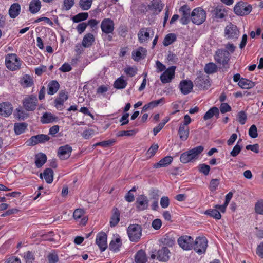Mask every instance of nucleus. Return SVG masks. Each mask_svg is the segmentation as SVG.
<instances>
[{
  "mask_svg": "<svg viewBox=\"0 0 263 263\" xmlns=\"http://www.w3.org/2000/svg\"><path fill=\"white\" fill-rule=\"evenodd\" d=\"M204 150L202 146H198L182 153L180 157V161L183 163L194 162L198 159L199 155Z\"/></svg>",
  "mask_w": 263,
  "mask_h": 263,
  "instance_id": "1",
  "label": "nucleus"
},
{
  "mask_svg": "<svg viewBox=\"0 0 263 263\" xmlns=\"http://www.w3.org/2000/svg\"><path fill=\"white\" fill-rule=\"evenodd\" d=\"M230 58V54L227 50L218 49L214 55V59L216 62L222 65L221 68L227 70L229 68V62Z\"/></svg>",
  "mask_w": 263,
  "mask_h": 263,
  "instance_id": "2",
  "label": "nucleus"
},
{
  "mask_svg": "<svg viewBox=\"0 0 263 263\" xmlns=\"http://www.w3.org/2000/svg\"><path fill=\"white\" fill-rule=\"evenodd\" d=\"M5 64L7 68L12 71L20 68L21 61L16 54H8L5 59Z\"/></svg>",
  "mask_w": 263,
  "mask_h": 263,
  "instance_id": "3",
  "label": "nucleus"
},
{
  "mask_svg": "<svg viewBox=\"0 0 263 263\" xmlns=\"http://www.w3.org/2000/svg\"><path fill=\"white\" fill-rule=\"evenodd\" d=\"M206 17V12L201 7L195 8L191 13L192 22L198 25L205 21Z\"/></svg>",
  "mask_w": 263,
  "mask_h": 263,
  "instance_id": "4",
  "label": "nucleus"
},
{
  "mask_svg": "<svg viewBox=\"0 0 263 263\" xmlns=\"http://www.w3.org/2000/svg\"><path fill=\"white\" fill-rule=\"evenodd\" d=\"M142 228L139 224H130L127 229V234L130 241L137 242L141 236Z\"/></svg>",
  "mask_w": 263,
  "mask_h": 263,
  "instance_id": "5",
  "label": "nucleus"
},
{
  "mask_svg": "<svg viewBox=\"0 0 263 263\" xmlns=\"http://www.w3.org/2000/svg\"><path fill=\"white\" fill-rule=\"evenodd\" d=\"M208 246V240L204 236H199L196 238L193 245V249L198 254L205 252Z\"/></svg>",
  "mask_w": 263,
  "mask_h": 263,
  "instance_id": "6",
  "label": "nucleus"
},
{
  "mask_svg": "<svg viewBox=\"0 0 263 263\" xmlns=\"http://www.w3.org/2000/svg\"><path fill=\"white\" fill-rule=\"evenodd\" d=\"M251 5L247 4L242 1L238 2L234 7V11L236 14L239 16H245L249 14L252 11Z\"/></svg>",
  "mask_w": 263,
  "mask_h": 263,
  "instance_id": "7",
  "label": "nucleus"
},
{
  "mask_svg": "<svg viewBox=\"0 0 263 263\" xmlns=\"http://www.w3.org/2000/svg\"><path fill=\"white\" fill-rule=\"evenodd\" d=\"M37 101L36 96H29L23 100V107L27 111L34 110L37 106Z\"/></svg>",
  "mask_w": 263,
  "mask_h": 263,
  "instance_id": "8",
  "label": "nucleus"
},
{
  "mask_svg": "<svg viewBox=\"0 0 263 263\" xmlns=\"http://www.w3.org/2000/svg\"><path fill=\"white\" fill-rule=\"evenodd\" d=\"M193 238L189 236H183L178 239L179 246L185 250H190L193 247Z\"/></svg>",
  "mask_w": 263,
  "mask_h": 263,
  "instance_id": "9",
  "label": "nucleus"
},
{
  "mask_svg": "<svg viewBox=\"0 0 263 263\" xmlns=\"http://www.w3.org/2000/svg\"><path fill=\"white\" fill-rule=\"evenodd\" d=\"M194 83L196 86L200 89H207L211 85L210 78L208 76L198 77Z\"/></svg>",
  "mask_w": 263,
  "mask_h": 263,
  "instance_id": "10",
  "label": "nucleus"
},
{
  "mask_svg": "<svg viewBox=\"0 0 263 263\" xmlns=\"http://www.w3.org/2000/svg\"><path fill=\"white\" fill-rule=\"evenodd\" d=\"M148 199L144 195H141L136 198L135 202L136 208L138 211H144L146 210L148 206Z\"/></svg>",
  "mask_w": 263,
  "mask_h": 263,
  "instance_id": "11",
  "label": "nucleus"
},
{
  "mask_svg": "<svg viewBox=\"0 0 263 263\" xmlns=\"http://www.w3.org/2000/svg\"><path fill=\"white\" fill-rule=\"evenodd\" d=\"M179 12L181 15V23L183 24H187L189 22L191 16V9L187 5H184L180 8Z\"/></svg>",
  "mask_w": 263,
  "mask_h": 263,
  "instance_id": "12",
  "label": "nucleus"
},
{
  "mask_svg": "<svg viewBox=\"0 0 263 263\" xmlns=\"http://www.w3.org/2000/svg\"><path fill=\"white\" fill-rule=\"evenodd\" d=\"M115 24L110 18H104L101 22V28L103 33H112Z\"/></svg>",
  "mask_w": 263,
  "mask_h": 263,
  "instance_id": "13",
  "label": "nucleus"
},
{
  "mask_svg": "<svg viewBox=\"0 0 263 263\" xmlns=\"http://www.w3.org/2000/svg\"><path fill=\"white\" fill-rule=\"evenodd\" d=\"M50 138L47 135L39 134L35 136H32L29 139V145H35L40 143H45L50 140Z\"/></svg>",
  "mask_w": 263,
  "mask_h": 263,
  "instance_id": "14",
  "label": "nucleus"
},
{
  "mask_svg": "<svg viewBox=\"0 0 263 263\" xmlns=\"http://www.w3.org/2000/svg\"><path fill=\"white\" fill-rule=\"evenodd\" d=\"M96 242L102 252L105 251L107 247L106 234L104 232L99 233L97 235Z\"/></svg>",
  "mask_w": 263,
  "mask_h": 263,
  "instance_id": "15",
  "label": "nucleus"
},
{
  "mask_svg": "<svg viewBox=\"0 0 263 263\" xmlns=\"http://www.w3.org/2000/svg\"><path fill=\"white\" fill-rule=\"evenodd\" d=\"M71 151V147L67 144L59 148L58 155L62 160L67 159L70 157Z\"/></svg>",
  "mask_w": 263,
  "mask_h": 263,
  "instance_id": "16",
  "label": "nucleus"
},
{
  "mask_svg": "<svg viewBox=\"0 0 263 263\" xmlns=\"http://www.w3.org/2000/svg\"><path fill=\"white\" fill-rule=\"evenodd\" d=\"M175 66H172L166 69L160 76V80L163 83L170 82L173 78L175 73Z\"/></svg>",
  "mask_w": 263,
  "mask_h": 263,
  "instance_id": "17",
  "label": "nucleus"
},
{
  "mask_svg": "<svg viewBox=\"0 0 263 263\" xmlns=\"http://www.w3.org/2000/svg\"><path fill=\"white\" fill-rule=\"evenodd\" d=\"M193 86L191 80H184L181 81L179 84L180 91L183 95L189 94L193 89Z\"/></svg>",
  "mask_w": 263,
  "mask_h": 263,
  "instance_id": "18",
  "label": "nucleus"
},
{
  "mask_svg": "<svg viewBox=\"0 0 263 263\" xmlns=\"http://www.w3.org/2000/svg\"><path fill=\"white\" fill-rule=\"evenodd\" d=\"M13 111L12 104L8 102L0 103V115L4 117L9 116Z\"/></svg>",
  "mask_w": 263,
  "mask_h": 263,
  "instance_id": "19",
  "label": "nucleus"
},
{
  "mask_svg": "<svg viewBox=\"0 0 263 263\" xmlns=\"http://www.w3.org/2000/svg\"><path fill=\"white\" fill-rule=\"evenodd\" d=\"M170 253L169 249L163 247L157 251V259L160 261H167L170 258Z\"/></svg>",
  "mask_w": 263,
  "mask_h": 263,
  "instance_id": "20",
  "label": "nucleus"
},
{
  "mask_svg": "<svg viewBox=\"0 0 263 263\" xmlns=\"http://www.w3.org/2000/svg\"><path fill=\"white\" fill-rule=\"evenodd\" d=\"M161 0H152L150 4L148 5L149 10L153 11L154 13H160L164 6Z\"/></svg>",
  "mask_w": 263,
  "mask_h": 263,
  "instance_id": "21",
  "label": "nucleus"
},
{
  "mask_svg": "<svg viewBox=\"0 0 263 263\" xmlns=\"http://www.w3.org/2000/svg\"><path fill=\"white\" fill-rule=\"evenodd\" d=\"M67 99L68 96L65 92H60L59 94V96L54 100L55 107L58 109L62 110V107L63 106L64 102L66 101Z\"/></svg>",
  "mask_w": 263,
  "mask_h": 263,
  "instance_id": "22",
  "label": "nucleus"
},
{
  "mask_svg": "<svg viewBox=\"0 0 263 263\" xmlns=\"http://www.w3.org/2000/svg\"><path fill=\"white\" fill-rule=\"evenodd\" d=\"M210 12L212 13V16L216 19H221L225 16L226 11L222 6L212 8Z\"/></svg>",
  "mask_w": 263,
  "mask_h": 263,
  "instance_id": "23",
  "label": "nucleus"
},
{
  "mask_svg": "<svg viewBox=\"0 0 263 263\" xmlns=\"http://www.w3.org/2000/svg\"><path fill=\"white\" fill-rule=\"evenodd\" d=\"M120 212L117 208H114L112 214L110 219V226L111 227H115L120 221Z\"/></svg>",
  "mask_w": 263,
  "mask_h": 263,
  "instance_id": "24",
  "label": "nucleus"
},
{
  "mask_svg": "<svg viewBox=\"0 0 263 263\" xmlns=\"http://www.w3.org/2000/svg\"><path fill=\"white\" fill-rule=\"evenodd\" d=\"M146 50L143 47H139L136 51H133L132 52V58L134 60L138 61L141 59H144L146 54Z\"/></svg>",
  "mask_w": 263,
  "mask_h": 263,
  "instance_id": "25",
  "label": "nucleus"
},
{
  "mask_svg": "<svg viewBox=\"0 0 263 263\" xmlns=\"http://www.w3.org/2000/svg\"><path fill=\"white\" fill-rule=\"evenodd\" d=\"M189 133L190 130L188 126H184L183 125L180 124L178 134L181 140L185 141L189 137Z\"/></svg>",
  "mask_w": 263,
  "mask_h": 263,
  "instance_id": "26",
  "label": "nucleus"
},
{
  "mask_svg": "<svg viewBox=\"0 0 263 263\" xmlns=\"http://www.w3.org/2000/svg\"><path fill=\"white\" fill-rule=\"evenodd\" d=\"M21 11V6L18 3L12 4L9 10V14L12 18L17 17Z\"/></svg>",
  "mask_w": 263,
  "mask_h": 263,
  "instance_id": "27",
  "label": "nucleus"
},
{
  "mask_svg": "<svg viewBox=\"0 0 263 263\" xmlns=\"http://www.w3.org/2000/svg\"><path fill=\"white\" fill-rule=\"evenodd\" d=\"M164 102V98H162L157 100H154L150 102L149 103L145 104L142 108V111H146L148 109H152L154 107L158 106L160 104Z\"/></svg>",
  "mask_w": 263,
  "mask_h": 263,
  "instance_id": "28",
  "label": "nucleus"
},
{
  "mask_svg": "<svg viewBox=\"0 0 263 263\" xmlns=\"http://www.w3.org/2000/svg\"><path fill=\"white\" fill-rule=\"evenodd\" d=\"M173 157L170 156L165 157L161 159L158 163L154 165V167L159 168L162 167H166L170 164L173 161Z\"/></svg>",
  "mask_w": 263,
  "mask_h": 263,
  "instance_id": "29",
  "label": "nucleus"
},
{
  "mask_svg": "<svg viewBox=\"0 0 263 263\" xmlns=\"http://www.w3.org/2000/svg\"><path fill=\"white\" fill-rule=\"evenodd\" d=\"M59 87L60 85L56 80H52L50 81L48 85V94L52 95L55 93L59 90Z\"/></svg>",
  "mask_w": 263,
  "mask_h": 263,
  "instance_id": "30",
  "label": "nucleus"
},
{
  "mask_svg": "<svg viewBox=\"0 0 263 263\" xmlns=\"http://www.w3.org/2000/svg\"><path fill=\"white\" fill-rule=\"evenodd\" d=\"M95 42V37L92 34H86L82 40V46L85 48H88L92 46Z\"/></svg>",
  "mask_w": 263,
  "mask_h": 263,
  "instance_id": "31",
  "label": "nucleus"
},
{
  "mask_svg": "<svg viewBox=\"0 0 263 263\" xmlns=\"http://www.w3.org/2000/svg\"><path fill=\"white\" fill-rule=\"evenodd\" d=\"M255 82L245 78H241L238 82V85L243 89H250L253 87Z\"/></svg>",
  "mask_w": 263,
  "mask_h": 263,
  "instance_id": "32",
  "label": "nucleus"
},
{
  "mask_svg": "<svg viewBox=\"0 0 263 263\" xmlns=\"http://www.w3.org/2000/svg\"><path fill=\"white\" fill-rule=\"evenodd\" d=\"M46 161L47 157L45 154L39 153L36 155L35 163L38 168L42 167L45 163Z\"/></svg>",
  "mask_w": 263,
  "mask_h": 263,
  "instance_id": "33",
  "label": "nucleus"
},
{
  "mask_svg": "<svg viewBox=\"0 0 263 263\" xmlns=\"http://www.w3.org/2000/svg\"><path fill=\"white\" fill-rule=\"evenodd\" d=\"M135 260L136 263H145L147 257L145 252L142 250L138 251L135 256Z\"/></svg>",
  "mask_w": 263,
  "mask_h": 263,
  "instance_id": "34",
  "label": "nucleus"
},
{
  "mask_svg": "<svg viewBox=\"0 0 263 263\" xmlns=\"http://www.w3.org/2000/svg\"><path fill=\"white\" fill-rule=\"evenodd\" d=\"M41 7L40 0H32L29 5V10L32 13H37Z\"/></svg>",
  "mask_w": 263,
  "mask_h": 263,
  "instance_id": "35",
  "label": "nucleus"
},
{
  "mask_svg": "<svg viewBox=\"0 0 263 263\" xmlns=\"http://www.w3.org/2000/svg\"><path fill=\"white\" fill-rule=\"evenodd\" d=\"M56 118L51 113L45 112L41 117V121L43 124H48L54 122Z\"/></svg>",
  "mask_w": 263,
  "mask_h": 263,
  "instance_id": "36",
  "label": "nucleus"
},
{
  "mask_svg": "<svg viewBox=\"0 0 263 263\" xmlns=\"http://www.w3.org/2000/svg\"><path fill=\"white\" fill-rule=\"evenodd\" d=\"M122 245L121 240L120 238H117L115 240H112L110 242L109 248L110 250L116 252L119 250Z\"/></svg>",
  "mask_w": 263,
  "mask_h": 263,
  "instance_id": "37",
  "label": "nucleus"
},
{
  "mask_svg": "<svg viewBox=\"0 0 263 263\" xmlns=\"http://www.w3.org/2000/svg\"><path fill=\"white\" fill-rule=\"evenodd\" d=\"M161 242L164 246L172 247L175 243V238L167 234L161 238Z\"/></svg>",
  "mask_w": 263,
  "mask_h": 263,
  "instance_id": "38",
  "label": "nucleus"
},
{
  "mask_svg": "<svg viewBox=\"0 0 263 263\" xmlns=\"http://www.w3.org/2000/svg\"><path fill=\"white\" fill-rule=\"evenodd\" d=\"M44 178L47 183H51L53 181V171L50 168L45 169L43 173Z\"/></svg>",
  "mask_w": 263,
  "mask_h": 263,
  "instance_id": "39",
  "label": "nucleus"
},
{
  "mask_svg": "<svg viewBox=\"0 0 263 263\" xmlns=\"http://www.w3.org/2000/svg\"><path fill=\"white\" fill-rule=\"evenodd\" d=\"M27 124L26 123H16L14 124V130L17 135L24 133L26 129Z\"/></svg>",
  "mask_w": 263,
  "mask_h": 263,
  "instance_id": "40",
  "label": "nucleus"
},
{
  "mask_svg": "<svg viewBox=\"0 0 263 263\" xmlns=\"http://www.w3.org/2000/svg\"><path fill=\"white\" fill-rule=\"evenodd\" d=\"M127 84L126 81L124 80L122 77L118 78L115 82L114 87L118 89H123L125 88Z\"/></svg>",
  "mask_w": 263,
  "mask_h": 263,
  "instance_id": "41",
  "label": "nucleus"
},
{
  "mask_svg": "<svg viewBox=\"0 0 263 263\" xmlns=\"http://www.w3.org/2000/svg\"><path fill=\"white\" fill-rule=\"evenodd\" d=\"M206 215L210 216L211 217L215 218V219L219 220L221 218V215L219 211L217 209H208L205 213Z\"/></svg>",
  "mask_w": 263,
  "mask_h": 263,
  "instance_id": "42",
  "label": "nucleus"
},
{
  "mask_svg": "<svg viewBox=\"0 0 263 263\" xmlns=\"http://www.w3.org/2000/svg\"><path fill=\"white\" fill-rule=\"evenodd\" d=\"M217 66L214 63L206 64L204 67V71L207 74H212L217 71Z\"/></svg>",
  "mask_w": 263,
  "mask_h": 263,
  "instance_id": "43",
  "label": "nucleus"
},
{
  "mask_svg": "<svg viewBox=\"0 0 263 263\" xmlns=\"http://www.w3.org/2000/svg\"><path fill=\"white\" fill-rule=\"evenodd\" d=\"M88 17V14L87 12H81L73 16L72 20L73 22L78 23L86 20Z\"/></svg>",
  "mask_w": 263,
  "mask_h": 263,
  "instance_id": "44",
  "label": "nucleus"
},
{
  "mask_svg": "<svg viewBox=\"0 0 263 263\" xmlns=\"http://www.w3.org/2000/svg\"><path fill=\"white\" fill-rule=\"evenodd\" d=\"M92 3V0H80L79 6L83 10L89 9Z\"/></svg>",
  "mask_w": 263,
  "mask_h": 263,
  "instance_id": "45",
  "label": "nucleus"
},
{
  "mask_svg": "<svg viewBox=\"0 0 263 263\" xmlns=\"http://www.w3.org/2000/svg\"><path fill=\"white\" fill-rule=\"evenodd\" d=\"M176 39L175 34H167L164 38L163 41V45L165 46H167L171 44Z\"/></svg>",
  "mask_w": 263,
  "mask_h": 263,
  "instance_id": "46",
  "label": "nucleus"
},
{
  "mask_svg": "<svg viewBox=\"0 0 263 263\" xmlns=\"http://www.w3.org/2000/svg\"><path fill=\"white\" fill-rule=\"evenodd\" d=\"M49 263H57L59 261V257L55 251L49 253L47 256Z\"/></svg>",
  "mask_w": 263,
  "mask_h": 263,
  "instance_id": "47",
  "label": "nucleus"
},
{
  "mask_svg": "<svg viewBox=\"0 0 263 263\" xmlns=\"http://www.w3.org/2000/svg\"><path fill=\"white\" fill-rule=\"evenodd\" d=\"M16 118H18L19 120H23L27 118L28 114L22 109H16V112L15 114Z\"/></svg>",
  "mask_w": 263,
  "mask_h": 263,
  "instance_id": "48",
  "label": "nucleus"
},
{
  "mask_svg": "<svg viewBox=\"0 0 263 263\" xmlns=\"http://www.w3.org/2000/svg\"><path fill=\"white\" fill-rule=\"evenodd\" d=\"M237 32H239L237 27L231 23L225 28V33H237Z\"/></svg>",
  "mask_w": 263,
  "mask_h": 263,
  "instance_id": "49",
  "label": "nucleus"
},
{
  "mask_svg": "<svg viewBox=\"0 0 263 263\" xmlns=\"http://www.w3.org/2000/svg\"><path fill=\"white\" fill-rule=\"evenodd\" d=\"M115 142V141L114 140H109L107 141H103L102 142H99L98 143H95L93 145V147L97 146H101L104 147H108L111 145H112Z\"/></svg>",
  "mask_w": 263,
  "mask_h": 263,
  "instance_id": "50",
  "label": "nucleus"
},
{
  "mask_svg": "<svg viewBox=\"0 0 263 263\" xmlns=\"http://www.w3.org/2000/svg\"><path fill=\"white\" fill-rule=\"evenodd\" d=\"M247 114L244 111H239L237 115V119L238 122L241 124L243 125L245 124L247 120Z\"/></svg>",
  "mask_w": 263,
  "mask_h": 263,
  "instance_id": "51",
  "label": "nucleus"
},
{
  "mask_svg": "<svg viewBox=\"0 0 263 263\" xmlns=\"http://www.w3.org/2000/svg\"><path fill=\"white\" fill-rule=\"evenodd\" d=\"M24 257L27 263H32L34 260L33 253L29 251L24 253Z\"/></svg>",
  "mask_w": 263,
  "mask_h": 263,
  "instance_id": "52",
  "label": "nucleus"
},
{
  "mask_svg": "<svg viewBox=\"0 0 263 263\" xmlns=\"http://www.w3.org/2000/svg\"><path fill=\"white\" fill-rule=\"evenodd\" d=\"M255 212L258 214L263 215V200H261L256 203L255 206Z\"/></svg>",
  "mask_w": 263,
  "mask_h": 263,
  "instance_id": "53",
  "label": "nucleus"
},
{
  "mask_svg": "<svg viewBox=\"0 0 263 263\" xmlns=\"http://www.w3.org/2000/svg\"><path fill=\"white\" fill-rule=\"evenodd\" d=\"M249 135L252 138H255L258 136L257 129L255 125L251 126L249 129Z\"/></svg>",
  "mask_w": 263,
  "mask_h": 263,
  "instance_id": "54",
  "label": "nucleus"
},
{
  "mask_svg": "<svg viewBox=\"0 0 263 263\" xmlns=\"http://www.w3.org/2000/svg\"><path fill=\"white\" fill-rule=\"evenodd\" d=\"M199 172L203 173L205 175H208L210 170L209 165L205 164H201L199 165Z\"/></svg>",
  "mask_w": 263,
  "mask_h": 263,
  "instance_id": "55",
  "label": "nucleus"
},
{
  "mask_svg": "<svg viewBox=\"0 0 263 263\" xmlns=\"http://www.w3.org/2000/svg\"><path fill=\"white\" fill-rule=\"evenodd\" d=\"M219 181L218 179H213L211 180L210 183V189L211 191L213 192L215 191L218 185H219Z\"/></svg>",
  "mask_w": 263,
  "mask_h": 263,
  "instance_id": "56",
  "label": "nucleus"
},
{
  "mask_svg": "<svg viewBox=\"0 0 263 263\" xmlns=\"http://www.w3.org/2000/svg\"><path fill=\"white\" fill-rule=\"evenodd\" d=\"M74 0H64L63 8L65 10H69L73 6Z\"/></svg>",
  "mask_w": 263,
  "mask_h": 263,
  "instance_id": "57",
  "label": "nucleus"
},
{
  "mask_svg": "<svg viewBox=\"0 0 263 263\" xmlns=\"http://www.w3.org/2000/svg\"><path fill=\"white\" fill-rule=\"evenodd\" d=\"M160 205L162 208H167L170 204V199L167 196H163L160 199Z\"/></svg>",
  "mask_w": 263,
  "mask_h": 263,
  "instance_id": "58",
  "label": "nucleus"
},
{
  "mask_svg": "<svg viewBox=\"0 0 263 263\" xmlns=\"http://www.w3.org/2000/svg\"><path fill=\"white\" fill-rule=\"evenodd\" d=\"M84 214V211L82 209L75 210L73 213V217L75 219L81 218Z\"/></svg>",
  "mask_w": 263,
  "mask_h": 263,
  "instance_id": "59",
  "label": "nucleus"
},
{
  "mask_svg": "<svg viewBox=\"0 0 263 263\" xmlns=\"http://www.w3.org/2000/svg\"><path fill=\"white\" fill-rule=\"evenodd\" d=\"M241 149L242 146L237 143V144L233 147L232 151L231 152V155L233 157L237 156L240 153Z\"/></svg>",
  "mask_w": 263,
  "mask_h": 263,
  "instance_id": "60",
  "label": "nucleus"
},
{
  "mask_svg": "<svg viewBox=\"0 0 263 263\" xmlns=\"http://www.w3.org/2000/svg\"><path fill=\"white\" fill-rule=\"evenodd\" d=\"M215 107L214 106L211 108L203 116V119L204 120H207L211 119L214 116V111H215Z\"/></svg>",
  "mask_w": 263,
  "mask_h": 263,
  "instance_id": "61",
  "label": "nucleus"
},
{
  "mask_svg": "<svg viewBox=\"0 0 263 263\" xmlns=\"http://www.w3.org/2000/svg\"><path fill=\"white\" fill-rule=\"evenodd\" d=\"M220 110L221 113L224 114L231 110V106L227 103H222L220 106Z\"/></svg>",
  "mask_w": 263,
  "mask_h": 263,
  "instance_id": "62",
  "label": "nucleus"
},
{
  "mask_svg": "<svg viewBox=\"0 0 263 263\" xmlns=\"http://www.w3.org/2000/svg\"><path fill=\"white\" fill-rule=\"evenodd\" d=\"M22 81V83L25 84V86L27 87H31L33 84L32 79L29 76H26L25 77H24Z\"/></svg>",
  "mask_w": 263,
  "mask_h": 263,
  "instance_id": "63",
  "label": "nucleus"
},
{
  "mask_svg": "<svg viewBox=\"0 0 263 263\" xmlns=\"http://www.w3.org/2000/svg\"><path fill=\"white\" fill-rule=\"evenodd\" d=\"M148 9V5L144 3L140 4L138 7V11L143 14H146Z\"/></svg>",
  "mask_w": 263,
  "mask_h": 263,
  "instance_id": "64",
  "label": "nucleus"
}]
</instances>
